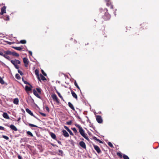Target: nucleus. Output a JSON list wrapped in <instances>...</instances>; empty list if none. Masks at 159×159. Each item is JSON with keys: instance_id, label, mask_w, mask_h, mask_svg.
<instances>
[{"instance_id": "nucleus-1", "label": "nucleus", "mask_w": 159, "mask_h": 159, "mask_svg": "<svg viewBox=\"0 0 159 159\" xmlns=\"http://www.w3.org/2000/svg\"><path fill=\"white\" fill-rule=\"evenodd\" d=\"M75 125L79 129V132L80 134L87 140L89 141V139L87 136V134H85L84 131L83 129L78 124H76Z\"/></svg>"}, {"instance_id": "nucleus-2", "label": "nucleus", "mask_w": 159, "mask_h": 159, "mask_svg": "<svg viewBox=\"0 0 159 159\" xmlns=\"http://www.w3.org/2000/svg\"><path fill=\"white\" fill-rule=\"evenodd\" d=\"M104 10H106V12H105V14L102 16V18L105 20H109L111 18V16L108 13L107 9L105 8Z\"/></svg>"}, {"instance_id": "nucleus-3", "label": "nucleus", "mask_w": 159, "mask_h": 159, "mask_svg": "<svg viewBox=\"0 0 159 159\" xmlns=\"http://www.w3.org/2000/svg\"><path fill=\"white\" fill-rule=\"evenodd\" d=\"M51 97L52 98L53 100L54 101H55L57 103H59V99L57 97V96L54 93H52L51 95Z\"/></svg>"}, {"instance_id": "nucleus-4", "label": "nucleus", "mask_w": 159, "mask_h": 159, "mask_svg": "<svg viewBox=\"0 0 159 159\" xmlns=\"http://www.w3.org/2000/svg\"><path fill=\"white\" fill-rule=\"evenodd\" d=\"M96 120L99 123L101 124L103 122V120L100 116L98 115L96 116Z\"/></svg>"}, {"instance_id": "nucleus-5", "label": "nucleus", "mask_w": 159, "mask_h": 159, "mask_svg": "<svg viewBox=\"0 0 159 159\" xmlns=\"http://www.w3.org/2000/svg\"><path fill=\"white\" fill-rule=\"evenodd\" d=\"M23 62L25 66L27 67L28 66V64L29 63V61L28 59L26 57H24L23 59Z\"/></svg>"}, {"instance_id": "nucleus-6", "label": "nucleus", "mask_w": 159, "mask_h": 159, "mask_svg": "<svg viewBox=\"0 0 159 159\" xmlns=\"http://www.w3.org/2000/svg\"><path fill=\"white\" fill-rule=\"evenodd\" d=\"M93 146L94 149L96 150L97 152L98 153H100L101 152V151L98 146L95 145H93Z\"/></svg>"}, {"instance_id": "nucleus-7", "label": "nucleus", "mask_w": 159, "mask_h": 159, "mask_svg": "<svg viewBox=\"0 0 159 159\" xmlns=\"http://www.w3.org/2000/svg\"><path fill=\"white\" fill-rule=\"evenodd\" d=\"M80 145L84 149H85L86 148V146L85 143L83 141H81L79 143Z\"/></svg>"}, {"instance_id": "nucleus-8", "label": "nucleus", "mask_w": 159, "mask_h": 159, "mask_svg": "<svg viewBox=\"0 0 159 159\" xmlns=\"http://www.w3.org/2000/svg\"><path fill=\"white\" fill-rule=\"evenodd\" d=\"M0 55L3 56L8 60H10V57L6 54H3L2 52H0Z\"/></svg>"}, {"instance_id": "nucleus-9", "label": "nucleus", "mask_w": 159, "mask_h": 159, "mask_svg": "<svg viewBox=\"0 0 159 159\" xmlns=\"http://www.w3.org/2000/svg\"><path fill=\"white\" fill-rule=\"evenodd\" d=\"M39 70H37L36 69L35 70V73L36 75L37 76V77L38 80L39 81H41V80L40 78L39 75Z\"/></svg>"}, {"instance_id": "nucleus-10", "label": "nucleus", "mask_w": 159, "mask_h": 159, "mask_svg": "<svg viewBox=\"0 0 159 159\" xmlns=\"http://www.w3.org/2000/svg\"><path fill=\"white\" fill-rule=\"evenodd\" d=\"M6 7L5 6H3L1 9V12H0V15H3L4 13H6Z\"/></svg>"}, {"instance_id": "nucleus-11", "label": "nucleus", "mask_w": 159, "mask_h": 159, "mask_svg": "<svg viewBox=\"0 0 159 159\" xmlns=\"http://www.w3.org/2000/svg\"><path fill=\"white\" fill-rule=\"evenodd\" d=\"M62 133L63 135L66 137H68L69 136V134L68 132L64 129L62 130Z\"/></svg>"}, {"instance_id": "nucleus-12", "label": "nucleus", "mask_w": 159, "mask_h": 159, "mask_svg": "<svg viewBox=\"0 0 159 159\" xmlns=\"http://www.w3.org/2000/svg\"><path fill=\"white\" fill-rule=\"evenodd\" d=\"M26 111L28 113H29L30 115L32 116L35 117H36L33 114V113L31 112V111L28 108H26L25 109Z\"/></svg>"}, {"instance_id": "nucleus-13", "label": "nucleus", "mask_w": 159, "mask_h": 159, "mask_svg": "<svg viewBox=\"0 0 159 159\" xmlns=\"http://www.w3.org/2000/svg\"><path fill=\"white\" fill-rule=\"evenodd\" d=\"M71 92L73 97L74 98H75L76 99V100H77V96L76 94L75 93L74 91H73L72 90H71Z\"/></svg>"}, {"instance_id": "nucleus-14", "label": "nucleus", "mask_w": 159, "mask_h": 159, "mask_svg": "<svg viewBox=\"0 0 159 159\" xmlns=\"http://www.w3.org/2000/svg\"><path fill=\"white\" fill-rule=\"evenodd\" d=\"M49 134L52 139L54 140H56V136L54 133L50 132Z\"/></svg>"}, {"instance_id": "nucleus-15", "label": "nucleus", "mask_w": 159, "mask_h": 159, "mask_svg": "<svg viewBox=\"0 0 159 159\" xmlns=\"http://www.w3.org/2000/svg\"><path fill=\"white\" fill-rule=\"evenodd\" d=\"M10 128L12 129V130H14L15 131H17V129L16 127L14 125H11L10 126Z\"/></svg>"}, {"instance_id": "nucleus-16", "label": "nucleus", "mask_w": 159, "mask_h": 159, "mask_svg": "<svg viewBox=\"0 0 159 159\" xmlns=\"http://www.w3.org/2000/svg\"><path fill=\"white\" fill-rule=\"evenodd\" d=\"M27 102L28 103L32 104L34 102V101L33 98H30L27 100Z\"/></svg>"}, {"instance_id": "nucleus-17", "label": "nucleus", "mask_w": 159, "mask_h": 159, "mask_svg": "<svg viewBox=\"0 0 159 159\" xmlns=\"http://www.w3.org/2000/svg\"><path fill=\"white\" fill-rule=\"evenodd\" d=\"M3 117L6 119H9L10 118L7 114L6 112H4L2 115Z\"/></svg>"}, {"instance_id": "nucleus-18", "label": "nucleus", "mask_w": 159, "mask_h": 159, "mask_svg": "<svg viewBox=\"0 0 159 159\" xmlns=\"http://www.w3.org/2000/svg\"><path fill=\"white\" fill-rule=\"evenodd\" d=\"M2 18L5 20H9V16L8 15H3Z\"/></svg>"}, {"instance_id": "nucleus-19", "label": "nucleus", "mask_w": 159, "mask_h": 159, "mask_svg": "<svg viewBox=\"0 0 159 159\" xmlns=\"http://www.w3.org/2000/svg\"><path fill=\"white\" fill-rule=\"evenodd\" d=\"M33 93L37 97L40 98V97L37 93V91L35 89L33 90Z\"/></svg>"}, {"instance_id": "nucleus-20", "label": "nucleus", "mask_w": 159, "mask_h": 159, "mask_svg": "<svg viewBox=\"0 0 159 159\" xmlns=\"http://www.w3.org/2000/svg\"><path fill=\"white\" fill-rule=\"evenodd\" d=\"M4 53L6 55H12V52L9 50L4 51Z\"/></svg>"}, {"instance_id": "nucleus-21", "label": "nucleus", "mask_w": 159, "mask_h": 159, "mask_svg": "<svg viewBox=\"0 0 159 159\" xmlns=\"http://www.w3.org/2000/svg\"><path fill=\"white\" fill-rule=\"evenodd\" d=\"M68 104L69 106L70 107V108H71L74 111L75 110V109L73 104L70 102H69Z\"/></svg>"}, {"instance_id": "nucleus-22", "label": "nucleus", "mask_w": 159, "mask_h": 159, "mask_svg": "<svg viewBox=\"0 0 159 159\" xmlns=\"http://www.w3.org/2000/svg\"><path fill=\"white\" fill-rule=\"evenodd\" d=\"M12 48L15 49H16V50H18L19 51H21L22 49V48L20 47H13Z\"/></svg>"}, {"instance_id": "nucleus-23", "label": "nucleus", "mask_w": 159, "mask_h": 159, "mask_svg": "<svg viewBox=\"0 0 159 159\" xmlns=\"http://www.w3.org/2000/svg\"><path fill=\"white\" fill-rule=\"evenodd\" d=\"M19 103V99L18 98H16L14 99L13 103L16 105H18Z\"/></svg>"}, {"instance_id": "nucleus-24", "label": "nucleus", "mask_w": 159, "mask_h": 159, "mask_svg": "<svg viewBox=\"0 0 159 159\" xmlns=\"http://www.w3.org/2000/svg\"><path fill=\"white\" fill-rule=\"evenodd\" d=\"M40 78L41 80H42L43 81L46 80V79L43 76L42 74H40L39 75Z\"/></svg>"}, {"instance_id": "nucleus-25", "label": "nucleus", "mask_w": 159, "mask_h": 159, "mask_svg": "<svg viewBox=\"0 0 159 159\" xmlns=\"http://www.w3.org/2000/svg\"><path fill=\"white\" fill-rule=\"evenodd\" d=\"M12 55L16 57H18L19 56V54L15 51L12 52Z\"/></svg>"}, {"instance_id": "nucleus-26", "label": "nucleus", "mask_w": 159, "mask_h": 159, "mask_svg": "<svg viewBox=\"0 0 159 159\" xmlns=\"http://www.w3.org/2000/svg\"><path fill=\"white\" fill-rule=\"evenodd\" d=\"M57 93L59 97L63 101H64L63 98L62 96L61 95L60 93H59L57 90H56Z\"/></svg>"}, {"instance_id": "nucleus-27", "label": "nucleus", "mask_w": 159, "mask_h": 159, "mask_svg": "<svg viewBox=\"0 0 159 159\" xmlns=\"http://www.w3.org/2000/svg\"><path fill=\"white\" fill-rule=\"evenodd\" d=\"M25 90L27 91H30L31 90V89L30 87H29L27 86H25Z\"/></svg>"}, {"instance_id": "nucleus-28", "label": "nucleus", "mask_w": 159, "mask_h": 159, "mask_svg": "<svg viewBox=\"0 0 159 159\" xmlns=\"http://www.w3.org/2000/svg\"><path fill=\"white\" fill-rule=\"evenodd\" d=\"M36 89L37 91L40 94H41V89L40 88H36Z\"/></svg>"}, {"instance_id": "nucleus-29", "label": "nucleus", "mask_w": 159, "mask_h": 159, "mask_svg": "<svg viewBox=\"0 0 159 159\" xmlns=\"http://www.w3.org/2000/svg\"><path fill=\"white\" fill-rule=\"evenodd\" d=\"M11 63L12 64L14 65H17V64L16 63V60H11Z\"/></svg>"}, {"instance_id": "nucleus-30", "label": "nucleus", "mask_w": 159, "mask_h": 159, "mask_svg": "<svg viewBox=\"0 0 159 159\" xmlns=\"http://www.w3.org/2000/svg\"><path fill=\"white\" fill-rule=\"evenodd\" d=\"M4 81L0 77V83L2 84H4Z\"/></svg>"}, {"instance_id": "nucleus-31", "label": "nucleus", "mask_w": 159, "mask_h": 159, "mask_svg": "<svg viewBox=\"0 0 159 159\" xmlns=\"http://www.w3.org/2000/svg\"><path fill=\"white\" fill-rule=\"evenodd\" d=\"M16 78L18 80H20V76L19 75L17 74L16 75H15Z\"/></svg>"}, {"instance_id": "nucleus-32", "label": "nucleus", "mask_w": 159, "mask_h": 159, "mask_svg": "<svg viewBox=\"0 0 159 159\" xmlns=\"http://www.w3.org/2000/svg\"><path fill=\"white\" fill-rule=\"evenodd\" d=\"M108 145H109L110 147H111V148H114V147H113V145H112V143L111 142H108Z\"/></svg>"}, {"instance_id": "nucleus-33", "label": "nucleus", "mask_w": 159, "mask_h": 159, "mask_svg": "<svg viewBox=\"0 0 159 159\" xmlns=\"http://www.w3.org/2000/svg\"><path fill=\"white\" fill-rule=\"evenodd\" d=\"M74 84L75 85V86L76 87L79 89L80 90V88L79 86L78 85L77 83H76V81L75 80L74 82Z\"/></svg>"}, {"instance_id": "nucleus-34", "label": "nucleus", "mask_w": 159, "mask_h": 159, "mask_svg": "<svg viewBox=\"0 0 159 159\" xmlns=\"http://www.w3.org/2000/svg\"><path fill=\"white\" fill-rule=\"evenodd\" d=\"M26 41L25 40H21L20 41V43L22 44H25L26 43Z\"/></svg>"}, {"instance_id": "nucleus-35", "label": "nucleus", "mask_w": 159, "mask_h": 159, "mask_svg": "<svg viewBox=\"0 0 159 159\" xmlns=\"http://www.w3.org/2000/svg\"><path fill=\"white\" fill-rule=\"evenodd\" d=\"M29 125L30 126V127H38V126L37 125H34L32 124L29 123Z\"/></svg>"}, {"instance_id": "nucleus-36", "label": "nucleus", "mask_w": 159, "mask_h": 159, "mask_svg": "<svg viewBox=\"0 0 159 159\" xmlns=\"http://www.w3.org/2000/svg\"><path fill=\"white\" fill-rule=\"evenodd\" d=\"M2 137L7 140H8L9 139V137L6 135H2Z\"/></svg>"}, {"instance_id": "nucleus-37", "label": "nucleus", "mask_w": 159, "mask_h": 159, "mask_svg": "<svg viewBox=\"0 0 159 159\" xmlns=\"http://www.w3.org/2000/svg\"><path fill=\"white\" fill-rule=\"evenodd\" d=\"M27 134L31 136H33V135L31 132L30 131H28L27 132Z\"/></svg>"}, {"instance_id": "nucleus-38", "label": "nucleus", "mask_w": 159, "mask_h": 159, "mask_svg": "<svg viewBox=\"0 0 159 159\" xmlns=\"http://www.w3.org/2000/svg\"><path fill=\"white\" fill-rule=\"evenodd\" d=\"M123 157L124 159H129L128 156L125 154L123 155Z\"/></svg>"}, {"instance_id": "nucleus-39", "label": "nucleus", "mask_w": 159, "mask_h": 159, "mask_svg": "<svg viewBox=\"0 0 159 159\" xmlns=\"http://www.w3.org/2000/svg\"><path fill=\"white\" fill-rule=\"evenodd\" d=\"M72 129L75 134L77 133V131L75 128H72Z\"/></svg>"}, {"instance_id": "nucleus-40", "label": "nucleus", "mask_w": 159, "mask_h": 159, "mask_svg": "<svg viewBox=\"0 0 159 159\" xmlns=\"http://www.w3.org/2000/svg\"><path fill=\"white\" fill-rule=\"evenodd\" d=\"M117 155L119 157H120V158H122V156L120 152H117Z\"/></svg>"}, {"instance_id": "nucleus-41", "label": "nucleus", "mask_w": 159, "mask_h": 159, "mask_svg": "<svg viewBox=\"0 0 159 159\" xmlns=\"http://www.w3.org/2000/svg\"><path fill=\"white\" fill-rule=\"evenodd\" d=\"M72 121L70 120L69 121H67L66 122V124L69 125H70L72 124Z\"/></svg>"}, {"instance_id": "nucleus-42", "label": "nucleus", "mask_w": 159, "mask_h": 159, "mask_svg": "<svg viewBox=\"0 0 159 159\" xmlns=\"http://www.w3.org/2000/svg\"><path fill=\"white\" fill-rule=\"evenodd\" d=\"M41 72L45 76H47V74H46L44 72V70H41Z\"/></svg>"}, {"instance_id": "nucleus-43", "label": "nucleus", "mask_w": 159, "mask_h": 159, "mask_svg": "<svg viewBox=\"0 0 159 159\" xmlns=\"http://www.w3.org/2000/svg\"><path fill=\"white\" fill-rule=\"evenodd\" d=\"M111 4V3L109 1H108L107 3V5L108 7H109Z\"/></svg>"}, {"instance_id": "nucleus-44", "label": "nucleus", "mask_w": 159, "mask_h": 159, "mask_svg": "<svg viewBox=\"0 0 159 159\" xmlns=\"http://www.w3.org/2000/svg\"><path fill=\"white\" fill-rule=\"evenodd\" d=\"M100 12V13H103L104 12V10L102 8L100 9H99Z\"/></svg>"}, {"instance_id": "nucleus-45", "label": "nucleus", "mask_w": 159, "mask_h": 159, "mask_svg": "<svg viewBox=\"0 0 159 159\" xmlns=\"http://www.w3.org/2000/svg\"><path fill=\"white\" fill-rule=\"evenodd\" d=\"M18 72L21 75H23V72L20 71V70H18Z\"/></svg>"}, {"instance_id": "nucleus-46", "label": "nucleus", "mask_w": 159, "mask_h": 159, "mask_svg": "<svg viewBox=\"0 0 159 159\" xmlns=\"http://www.w3.org/2000/svg\"><path fill=\"white\" fill-rule=\"evenodd\" d=\"M40 114L43 116L44 117H45L46 116V115L45 114L42 113V112H40Z\"/></svg>"}, {"instance_id": "nucleus-47", "label": "nucleus", "mask_w": 159, "mask_h": 159, "mask_svg": "<svg viewBox=\"0 0 159 159\" xmlns=\"http://www.w3.org/2000/svg\"><path fill=\"white\" fill-rule=\"evenodd\" d=\"M45 108H46V111L48 112H49V111H50V110H49V107H47V106H46V107H45Z\"/></svg>"}, {"instance_id": "nucleus-48", "label": "nucleus", "mask_w": 159, "mask_h": 159, "mask_svg": "<svg viewBox=\"0 0 159 159\" xmlns=\"http://www.w3.org/2000/svg\"><path fill=\"white\" fill-rule=\"evenodd\" d=\"M48 29V28L47 27H46L44 29V31L45 33H46L47 32V30Z\"/></svg>"}, {"instance_id": "nucleus-49", "label": "nucleus", "mask_w": 159, "mask_h": 159, "mask_svg": "<svg viewBox=\"0 0 159 159\" xmlns=\"http://www.w3.org/2000/svg\"><path fill=\"white\" fill-rule=\"evenodd\" d=\"M16 63L17 64H20V61L18 60H16Z\"/></svg>"}, {"instance_id": "nucleus-50", "label": "nucleus", "mask_w": 159, "mask_h": 159, "mask_svg": "<svg viewBox=\"0 0 159 159\" xmlns=\"http://www.w3.org/2000/svg\"><path fill=\"white\" fill-rule=\"evenodd\" d=\"M64 127L65 129H66L68 131L70 130L66 126H65Z\"/></svg>"}, {"instance_id": "nucleus-51", "label": "nucleus", "mask_w": 159, "mask_h": 159, "mask_svg": "<svg viewBox=\"0 0 159 159\" xmlns=\"http://www.w3.org/2000/svg\"><path fill=\"white\" fill-rule=\"evenodd\" d=\"M5 129L4 127H3L2 126H0V130H4Z\"/></svg>"}, {"instance_id": "nucleus-52", "label": "nucleus", "mask_w": 159, "mask_h": 159, "mask_svg": "<svg viewBox=\"0 0 159 159\" xmlns=\"http://www.w3.org/2000/svg\"><path fill=\"white\" fill-rule=\"evenodd\" d=\"M70 134L71 135H73V133H72V131H71V130H70L68 131Z\"/></svg>"}, {"instance_id": "nucleus-53", "label": "nucleus", "mask_w": 159, "mask_h": 159, "mask_svg": "<svg viewBox=\"0 0 159 159\" xmlns=\"http://www.w3.org/2000/svg\"><path fill=\"white\" fill-rule=\"evenodd\" d=\"M23 82L25 84H28L29 85H30V84L28 82L26 81H23Z\"/></svg>"}, {"instance_id": "nucleus-54", "label": "nucleus", "mask_w": 159, "mask_h": 159, "mask_svg": "<svg viewBox=\"0 0 159 159\" xmlns=\"http://www.w3.org/2000/svg\"><path fill=\"white\" fill-rule=\"evenodd\" d=\"M15 67L16 68V69H18L19 67V66H18L17 65H14Z\"/></svg>"}, {"instance_id": "nucleus-55", "label": "nucleus", "mask_w": 159, "mask_h": 159, "mask_svg": "<svg viewBox=\"0 0 159 159\" xmlns=\"http://www.w3.org/2000/svg\"><path fill=\"white\" fill-rule=\"evenodd\" d=\"M93 139H94L95 140H96L97 141V140H98V139L96 137H93Z\"/></svg>"}, {"instance_id": "nucleus-56", "label": "nucleus", "mask_w": 159, "mask_h": 159, "mask_svg": "<svg viewBox=\"0 0 159 159\" xmlns=\"http://www.w3.org/2000/svg\"><path fill=\"white\" fill-rule=\"evenodd\" d=\"M97 141L99 142L100 143H103L102 142V141L100 140L99 139H98V140H97Z\"/></svg>"}, {"instance_id": "nucleus-57", "label": "nucleus", "mask_w": 159, "mask_h": 159, "mask_svg": "<svg viewBox=\"0 0 159 159\" xmlns=\"http://www.w3.org/2000/svg\"><path fill=\"white\" fill-rule=\"evenodd\" d=\"M18 158L19 159H22L20 155L18 156Z\"/></svg>"}, {"instance_id": "nucleus-58", "label": "nucleus", "mask_w": 159, "mask_h": 159, "mask_svg": "<svg viewBox=\"0 0 159 159\" xmlns=\"http://www.w3.org/2000/svg\"><path fill=\"white\" fill-rule=\"evenodd\" d=\"M109 7H110L111 9L113 8V6L112 4L110 5V6Z\"/></svg>"}, {"instance_id": "nucleus-59", "label": "nucleus", "mask_w": 159, "mask_h": 159, "mask_svg": "<svg viewBox=\"0 0 159 159\" xmlns=\"http://www.w3.org/2000/svg\"><path fill=\"white\" fill-rule=\"evenodd\" d=\"M59 152L62 153H63V151L61 150H59L58 151Z\"/></svg>"}, {"instance_id": "nucleus-60", "label": "nucleus", "mask_w": 159, "mask_h": 159, "mask_svg": "<svg viewBox=\"0 0 159 159\" xmlns=\"http://www.w3.org/2000/svg\"><path fill=\"white\" fill-rule=\"evenodd\" d=\"M26 139V138H25L21 139V140H22V141H24Z\"/></svg>"}, {"instance_id": "nucleus-61", "label": "nucleus", "mask_w": 159, "mask_h": 159, "mask_svg": "<svg viewBox=\"0 0 159 159\" xmlns=\"http://www.w3.org/2000/svg\"><path fill=\"white\" fill-rule=\"evenodd\" d=\"M29 54H30V55H32V52H31V51H29Z\"/></svg>"}, {"instance_id": "nucleus-62", "label": "nucleus", "mask_w": 159, "mask_h": 159, "mask_svg": "<svg viewBox=\"0 0 159 159\" xmlns=\"http://www.w3.org/2000/svg\"><path fill=\"white\" fill-rule=\"evenodd\" d=\"M20 119H21V118H20V117H19L18 118V119L17 120V121H19L20 120Z\"/></svg>"}, {"instance_id": "nucleus-63", "label": "nucleus", "mask_w": 159, "mask_h": 159, "mask_svg": "<svg viewBox=\"0 0 159 159\" xmlns=\"http://www.w3.org/2000/svg\"><path fill=\"white\" fill-rule=\"evenodd\" d=\"M57 142L58 143L60 144H61V142H60V141H57Z\"/></svg>"}, {"instance_id": "nucleus-64", "label": "nucleus", "mask_w": 159, "mask_h": 159, "mask_svg": "<svg viewBox=\"0 0 159 159\" xmlns=\"http://www.w3.org/2000/svg\"><path fill=\"white\" fill-rule=\"evenodd\" d=\"M51 145L52 146H53V147H54V146H55V145L54 144H53V143H51Z\"/></svg>"}]
</instances>
